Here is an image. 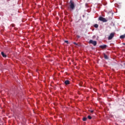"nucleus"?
Returning <instances> with one entry per match:
<instances>
[{"label": "nucleus", "mask_w": 125, "mask_h": 125, "mask_svg": "<svg viewBox=\"0 0 125 125\" xmlns=\"http://www.w3.org/2000/svg\"><path fill=\"white\" fill-rule=\"evenodd\" d=\"M75 7H76L75 2L71 0L69 2V8L70 10H74V9H75Z\"/></svg>", "instance_id": "1"}, {"label": "nucleus", "mask_w": 125, "mask_h": 125, "mask_svg": "<svg viewBox=\"0 0 125 125\" xmlns=\"http://www.w3.org/2000/svg\"><path fill=\"white\" fill-rule=\"evenodd\" d=\"M89 43H91L95 46V45L97 44V42L96 41H94L92 40H90L89 42Z\"/></svg>", "instance_id": "2"}, {"label": "nucleus", "mask_w": 125, "mask_h": 125, "mask_svg": "<svg viewBox=\"0 0 125 125\" xmlns=\"http://www.w3.org/2000/svg\"><path fill=\"white\" fill-rule=\"evenodd\" d=\"M114 36L115 34L114 33H111L108 38V41H110V40H112V39L114 38Z\"/></svg>", "instance_id": "3"}, {"label": "nucleus", "mask_w": 125, "mask_h": 125, "mask_svg": "<svg viewBox=\"0 0 125 125\" xmlns=\"http://www.w3.org/2000/svg\"><path fill=\"white\" fill-rule=\"evenodd\" d=\"M99 20L100 21H102V22H107V20H106V19H105L104 18H103L102 17H100L99 18Z\"/></svg>", "instance_id": "4"}, {"label": "nucleus", "mask_w": 125, "mask_h": 125, "mask_svg": "<svg viewBox=\"0 0 125 125\" xmlns=\"http://www.w3.org/2000/svg\"><path fill=\"white\" fill-rule=\"evenodd\" d=\"M100 47L101 48H102V49H104V48H106V47H107V45H100Z\"/></svg>", "instance_id": "5"}, {"label": "nucleus", "mask_w": 125, "mask_h": 125, "mask_svg": "<svg viewBox=\"0 0 125 125\" xmlns=\"http://www.w3.org/2000/svg\"><path fill=\"white\" fill-rule=\"evenodd\" d=\"M64 83L65 84H66V85H68V84H70V81H69V80H66L64 82Z\"/></svg>", "instance_id": "6"}, {"label": "nucleus", "mask_w": 125, "mask_h": 125, "mask_svg": "<svg viewBox=\"0 0 125 125\" xmlns=\"http://www.w3.org/2000/svg\"><path fill=\"white\" fill-rule=\"evenodd\" d=\"M1 54L2 56H3L4 58L6 57V55L4 54V53L3 52H1Z\"/></svg>", "instance_id": "7"}, {"label": "nucleus", "mask_w": 125, "mask_h": 125, "mask_svg": "<svg viewBox=\"0 0 125 125\" xmlns=\"http://www.w3.org/2000/svg\"><path fill=\"white\" fill-rule=\"evenodd\" d=\"M120 39H125V34L120 36Z\"/></svg>", "instance_id": "8"}, {"label": "nucleus", "mask_w": 125, "mask_h": 125, "mask_svg": "<svg viewBox=\"0 0 125 125\" xmlns=\"http://www.w3.org/2000/svg\"><path fill=\"white\" fill-rule=\"evenodd\" d=\"M104 59H108V56L106 54H104Z\"/></svg>", "instance_id": "9"}, {"label": "nucleus", "mask_w": 125, "mask_h": 125, "mask_svg": "<svg viewBox=\"0 0 125 125\" xmlns=\"http://www.w3.org/2000/svg\"><path fill=\"white\" fill-rule=\"evenodd\" d=\"M86 120H87V118H86V117H84L83 118V120L84 121V122H85L86 121Z\"/></svg>", "instance_id": "10"}, {"label": "nucleus", "mask_w": 125, "mask_h": 125, "mask_svg": "<svg viewBox=\"0 0 125 125\" xmlns=\"http://www.w3.org/2000/svg\"><path fill=\"white\" fill-rule=\"evenodd\" d=\"M94 27L95 28H98V24H94Z\"/></svg>", "instance_id": "11"}, {"label": "nucleus", "mask_w": 125, "mask_h": 125, "mask_svg": "<svg viewBox=\"0 0 125 125\" xmlns=\"http://www.w3.org/2000/svg\"><path fill=\"white\" fill-rule=\"evenodd\" d=\"M88 119H89V120H91L92 119L91 116H90V115L88 116Z\"/></svg>", "instance_id": "12"}, {"label": "nucleus", "mask_w": 125, "mask_h": 125, "mask_svg": "<svg viewBox=\"0 0 125 125\" xmlns=\"http://www.w3.org/2000/svg\"><path fill=\"white\" fill-rule=\"evenodd\" d=\"M64 42H65L66 43H69V42L68 41H65Z\"/></svg>", "instance_id": "13"}, {"label": "nucleus", "mask_w": 125, "mask_h": 125, "mask_svg": "<svg viewBox=\"0 0 125 125\" xmlns=\"http://www.w3.org/2000/svg\"><path fill=\"white\" fill-rule=\"evenodd\" d=\"M74 44H75L76 45H78V43H76L75 42H73Z\"/></svg>", "instance_id": "14"}, {"label": "nucleus", "mask_w": 125, "mask_h": 125, "mask_svg": "<svg viewBox=\"0 0 125 125\" xmlns=\"http://www.w3.org/2000/svg\"><path fill=\"white\" fill-rule=\"evenodd\" d=\"M90 112H91V113H93V110H91Z\"/></svg>", "instance_id": "15"}, {"label": "nucleus", "mask_w": 125, "mask_h": 125, "mask_svg": "<svg viewBox=\"0 0 125 125\" xmlns=\"http://www.w3.org/2000/svg\"><path fill=\"white\" fill-rule=\"evenodd\" d=\"M123 44L124 45H125V43H123Z\"/></svg>", "instance_id": "16"}, {"label": "nucleus", "mask_w": 125, "mask_h": 125, "mask_svg": "<svg viewBox=\"0 0 125 125\" xmlns=\"http://www.w3.org/2000/svg\"><path fill=\"white\" fill-rule=\"evenodd\" d=\"M78 38H80V36H78Z\"/></svg>", "instance_id": "17"}]
</instances>
